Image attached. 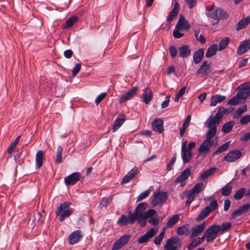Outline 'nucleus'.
<instances>
[{
    "label": "nucleus",
    "mask_w": 250,
    "mask_h": 250,
    "mask_svg": "<svg viewBox=\"0 0 250 250\" xmlns=\"http://www.w3.org/2000/svg\"><path fill=\"white\" fill-rule=\"evenodd\" d=\"M231 190L232 186L229 183L222 188L221 193L224 196H228L231 193Z\"/></svg>",
    "instance_id": "46"
},
{
    "label": "nucleus",
    "mask_w": 250,
    "mask_h": 250,
    "mask_svg": "<svg viewBox=\"0 0 250 250\" xmlns=\"http://www.w3.org/2000/svg\"><path fill=\"white\" fill-rule=\"evenodd\" d=\"M217 227L216 224L212 225L205 231L203 236L208 242L213 241L217 237L219 232Z\"/></svg>",
    "instance_id": "6"
},
{
    "label": "nucleus",
    "mask_w": 250,
    "mask_h": 250,
    "mask_svg": "<svg viewBox=\"0 0 250 250\" xmlns=\"http://www.w3.org/2000/svg\"><path fill=\"white\" fill-rule=\"evenodd\" d=\"M217 44H213L210 46L207 51L206 57L207 58H210L216 54L217 51Z\"/></svg>",
    "instance_id": "42"
},
{
    "label": "nucleus",
    "mask_w": 250,
    "mask_h": 250,
    "mask_svg": "<svg viewBox=\"0 0 250 250\" xmlns=\"http://www.w3.org/2000/svg\"><path fill=\"white\" fill-rule=\"evenodd\" d=\"M141 98L146 104H148L153 98V93L150 88L146 87L143 90V93Z\"/></svg>",
    "instance_id": "22"
},
{
    "label": "nucleus",
    "mask_w": 250,
    "mask_h": 250,
    "mask_svg": "<svg viewBox=\"0 0 250 250\" xmlns=\"http://www.w3.org/2000/svg\"><path fill=\"white\" fill-rule=\"evenodd\" d=\"M82 237V231L80 230H77L69 234L68 239L70 244L74 245L79 242Z\"/></svg>",
    "instance_id": "17"
},
{
    "label": "nucleus",
    "mask_w": 250,
    "mask_h": 250,
    "mask_svg": "<svg viewBox=\"0 0 250 250\" xmlns=\"http://www.w3.org/2000/svg\"><path fill=\"white\" fill-rule=\"evenodd\" d=\"M240 99L237 96V94L236 96H233L232 98L228 101L227 104L228 105H237L240 104Z\"/></svg>",
    "instance_id": "54"
},
{
    "label": "nucleus",
    "mask_w": 250,
    "mask_h": 250,
    "mask_svg": "<svg viewBox=\"0 0 250 250\" xmlns=\"http://www.w3.org/2000/svg\"><path fill=\"white\" fill-rule=\"evenodd\" d=\"M111 200V199L104 198L100 204V208H105Z\"/></svg>",
    "instance_id": "63"
},
{
    "label": "nucleus",
    "mask_w": 250,
    "mask_h": 250,
    "mask_svg": "<svg viewBox=\"0 0 250 250\" xmlns=\"http://www.w3.org/2000/svg\"><path fill=\"white\" fill-rule=\"evenodd\" d=\"M130 238V235H123L115 243H114L112 246V250H118L120 249L128 242Z\"/></svg>",
    "instance_id": "12"
},
{
    "label": "nucleus",
    "mask_w": 250,
    "mask_h": 250,
    "mask_svg": "<svg viewBox=\"0 0 250 250\" xmlns=\"http://www.w3.org/2000/svg\"><path fill=\"white\" fill-rule=\"evenodd\" d=\"M250 49V40H245L241 42L238 47L237 53L242 55Z\"/></svg>",
    "instance_id": "27"
},
{
    "label": "nucleus",
    "mask_w": 250,
    "mask_h": 250,
    "mask_svg": "<svg viewBox=\"0 0 250 250\" xmlns=\"http://www.w3.org/2000/svg\"><path fill=\"white\" fill-rule=\"evenodd\" d=\"M165 234V229H163L161 233L159 234L158 236L155 237L154 240V243L156 245H159L161 243L162 240L164 237V235Z\"/></svg>",
    "instance_id": "51"
},
{
    "label": "nucleus",
    "mask_w": 250,
    "mask_h": 250,
    "mask_svg": "<svg viewBox=\"0 0 250 250\" xmlns=\"http://www.w3.org/2000/svg\"><path fill=\"white\" fill-rule=\"evenodd\" d=\"M189 231L188 225L183 226L177 228V233L179 235L187 233Z\"/></svg>",
    "instance_id": "53"
},
{
    "label": "nucleus",
    "mask_w": 250,
    "mask_h": 250,
    "mask_svg": "<svg viewBox=\"0 0 250 250\" xmlns=\"http://www.w3.org/2000/svg\"><path fill=\"white\" fill-rule=\"evenodd\" d=\"M177 27L183 30H188L190 26L184 16L181 15L179 17L178 21L176 24Z\"/></svg>",
    "instance_id": "28"
},
{
    "label": "nucleus",
    "mask_w": 250,
    "mask_h": 250,
    "mask_svg": "<svg viewBox=\"0 0 250 250\" xmlns=\"http://www.w3.org/2000/svg\"><path fill=\"white\" fill-rule=\"evenodd\" d=\"M249 122H250V115L242 116L240 120V123L242 125H246Z\"/></svg>",
    "instance_id": "59"
},
{
    "label": "nucleus",
    "mask_w": 250,
    "mask_h": 250,
    "mask_svg": "<svg viewBox=\"0 0 250 250\" xmlns=\"http://www.w3.org/2000/svg\"><path fill=\"white\" fill-rule=\"evenodd\" d=\"M191 173L190 168H186L180 175L175 179V183H180L181 186L186 184V181L188 179Z\"/></svg>",
    "instance_id": "14"
},
{
    "label": "nucleus",
    "mask_w": 250,
    "mask_h": 250,
    "mask_svg": "<svg viewBox=\"0 0 250 250\" xmlns=\"http://www.w3.org/2000/svg\"><path fill=\"white\" fill-rule=\"evenodd\" d=\"M138 90V87L135 86L130 89L127 93L123 95L119 100V103L123 104V103L130 100L137 93Z\"/></svg>",
    "instance_id": "18"
},
{
    "label": "nucleus",
    "mask_w": 250,
    "mask_h": 250,
    "mask_svg": "<svg viewBox=\"0 0 250 250\" xmlns=\"http://www.w3.org/2000/svg\"><path fill=\"white\" fill-rule=\"evenodd\" d=\"M227 111V109L226 108L224 107H220L214 116H210L208 119L207 126L209 130L216 133V126L219 124L222 117Z\"/></svg>",
    "instance_id": "2"
},
{
    "label": "nucleus",
    "mask_w": 250,
    "mask_h": 250,
    "mask_svg": "<svg viewBox=\"0 0 250 250\" xmlns=\"http://www.w3.org/2000/svg\"><path fill=\"white\" fill-rule=\"evenodd\" d=\"M186 87L185 86L181 88L179 92L176 94V97L174 98L175 102H178L179 99L184 94Z\"/></svg>",
    "instance_id": "60"
},
{
    "label": "nucleus",
    "mask_w": 250,
    "mask_h": 250,
    "mask_svg": "<svg viewBox=\"0 0 250 250\" xmlns=\"http://www.w3.org/2000/svg\"><path fill=\"white\" fill-rule=\"evenodd\" d=\"M216 133L214 131L208 130L206 134V139L204 141L200 146L198 148V155H205L209 151L210 148L212 146H215L216 144H214L215 142L213 139Z\"/></svg>",
    "instance_id": "1"
},
{
    "label": "nucleus",
    "mask_w": 250,
    "mask_h": 250,
    "mask_svg": "<svg viewBox=\"0 0 250 250\" xmlns=\"http://www.w3.org/2000/svg\"><path fill=\"white\" fill-rule=\"evenodd\" d=\"M230 142H228L220 146L216 151H214L213 155H217L221 152L226 151L229 146Z\"/></svg>",
    "instance_id": "50"
},
{
    "label": "nucleus",
    "mask_w": 250,
    "mask_h": 250,
    "mask_svg": "<svg viewBox=\"0 0 250 250\" xmlns=\"http://www.w3.org/2000/svg\"><path fill=\"white\" fill-rule=\"evenodd\" d=\"M250 23V16L242 19L240 20L236 25V30L239 31L246 27Z\"/></svg>",
    "instance_id": "35"
},
{
    "label": "nucleus",
    "mask_w": 250,
    "mask_h": 250,
    "mask_svg": "<svg viewBox=\"0 0 250 250\" xmlns=\"http://www.w3.org/2000/svg\"><path fill=\"white\" fill-rule=\"evenodd\" d=\"M242 152L238 149H235L229 151L224 157V160L229 162H233L242 156Z\"/></svg>",
    "instance_id": "11"
},
{
    "label": "nucleus",
    "mask_w": 250,
    "mask_h": 250,
    "mask_svg": "<svg viewBox=\"0 0 250 250\" xmlns=\"http://www.w3.org/2000/svg\"><path fill=\"white\" fill-rule=\"evenodd\" d=\"M156 213V211L152 209H149L145 211L143 216L139 219V221L138 222L140 226L142 227H145L146 225V220L148 218H151L154 217Z\"/></svg>",
    "instance_id": "16"
},
{
    "label": "nucleus",
    "mask_w": 250,
    "mask_h": 250,
    "mask_svg": "<svg viewBox=\"0 0 250 250\" xmlns=\"http://www.w3.org/2000/svg\"><path fill=\"white\" fill-rule=\"evenodd\" d=\"M152 127L154 131L160 133L163 131V121L161 119H155L152 124Z\"/></svg>",
    "instance_id": "29"
},
{
    "label": "nucleus",
    "mask_w": 250,
    "mask_h": 250,
    "mask_svg": "<svg viewBox=\"0 0 250 250\" xmlns=\"http://www.w3.org/2000/svg\"><path fill=\"white\" fill-rule=\"evenodd\" d=\"M176 154H174L172 158H171L170 163H169L167 165V170L168 171H170L172 169L173 167L174 164L176 161Z\"/></svg>",
    "instance_id": "61"
},
{
    "label": "nucleus",
    "mask_w": 250,
    "mask_h": 250,
    "mask_svg": "<svg viewBox=\"0 0 250 250\" xmlns=\"http://www.w3.org/2000/svg\"><path fill=\"white\" fill-rule=\"evenodd\" d=\"M156 232V231L154 228H151L145 234L139 237L138 239V243L143 244L146 243L150 238L154 236Z\"/></svg>",
    "instance_id": "21"
},
{
    "label": "nucleus",
    "mask_w": 250,
    "mask_h": 250,
    "mask_svg": "<svg viewBox=\"0 0 250 250\" xmlns=\"http://www.w3.org/2000/svg\"><path fill=\"white\" fill-rule=\"evenodd\" d=\"M70 205V202H64L61 204L56 208L55 213L57 216H60L59 220L61 222L63 221L72 213V209L68 208Z\"/></svg>",
    "instance_id": "5"
},
{
    "label": "nucleus",
    "mask_w": 250,
    "mask_h": 250,
    "mask_svg": "<svg viewBox=\"0 0 250 250\" xmlns=\"http://www.w3.org/2000/svg\"><path fill=\"white\" fill-rule=\"evenodd\" d=\"M44 156V152L42 150H39L37 153L36 155V166L38 168H40L42 165Z\"/></svg>",
    "instance_id": "34"
},
{
    "label": "nucleus",
    "mask_w": 250,
    "mask_h": 250,
    "mask_svg": "<svg viewBox=\"0 0 250 250\" xmlns=\"http://www.w3.org/2000/svg\"><path fill=\"white\" fill-rule=\"evenodd\" d=\"M180 219V215L179 214H175L172 216L168 220L167 223V228H171Z\"/></svg>",
    "instance_id": "43"
},
{
    "label": "nucleus",
    "mask_w": 250,
    "mask_h": 250,
    "mask_svg": "<svg viewBox=\"0 0 250 250\" xmlns=\"http://www.w3.org/2000/svg\"><path fill=\"white\" fill-rule=\"evenodd\" d=\"M246 192V189L244 188H240L234 194V198L236 200L241 199Z\"/></svg>",
    "instance_id": "52"
},
{
    "label": "nucleus",
    "mask_w": 250,
    "mask_h": 250,
    "mask_svg": "<svg viewBox=\"0 0 250 250\" xmlns=\"http://www.w3.org/2000/svg\"><path fill=\"white\" fill-rule=\"evenodd\" d=\"M126 121V117L125 114L120 115L114 121L112 131L115 132Z\"/></svg>",
    "instance_id": "24"
},
{
    "label": "nucleus",
    "mask_w": 250,
    "mask_h": 250,
    "mask_svg": "<svg viewBox=\"0 0 250 250\" xmlns=\"http://www.w3.org/2000/svg\"><path fill=\"white\" fill-rule=\"evenodd\" d=\"M204 240V238L202 236L201 237L195 239L194 241H192L188 246V250H192L197 246L201 244Z\"/></svg>",
    "instance_id": "41"
},
{
    "label": "nucleus",
    "mask_w": 250,
    "mask_h": 250,
    "mask_svg": "<svg viewBox=\"0 0 250 250\" xmlns=\"http://www.w3.org/2000/svg\"><path fill=\"white\" fill-rule=\"evenodd\" d=\"M218 208V203L216 200L211 201L209 205L202 210L197 217V220L199 221L207 217L212 211Z\"/></svg>",
    "instance_id": "7"
},
{
    "label": "nucleus",
    "mask_w": 250,
    "mask_h": 250,
    "mask_svg": "<svg viewBox=\"0 0 250 250\" xmlns=\"http://www.w3.org/2000/svg\"><path fill=\"white\" fill-rule=\"evenodd\" d=\"M81 68V65L80 63H77L72 70V75L75 76L76 74L80 71Z\"/></svg>",
    "instance_id": "62"
},
{
    "label": "nucleus",
    "mask_w": 250,
    "mask_h": 250,
    "mask_svg": "<svg viewBox=\"0 0 250 250\" xmlns=\"http://www.w3.org/2000/svg\"><path fill=\"white\" fill-rule=\"evenodd\" d=\"M135 220H136L135 216H133L132 214H130L128 217L125 215H123L119 218L117 224L120 226H124L128 224H133Z\"/></svg>",
    "instance_id": "15"
},
{
    "label": "nucleus",
    "mask_w": 250,
    "mask_h": 250,
    "mask_svg": "<svg viewBox=\"0 0 250 250\" xmlns=\"http://www.w3.org/2000/svg\"><path fill=\"white\" fill-rule=\"evenodd\" d=\"M208 17L213 19L217 21V22L222 19L227 18V13L222 9L215 7L214 5L208 6L207 7Z\"/></svg>",
    "instance_id": "4"
},
{
    "label": "nucleus",
    "mask_w": 250,
    "mask_h": 250,
    "mask_svg": "<svg viewBox=\"0 0 250 250\" xmlns=\"http://www.w3.org/2000/svg\"><path fill=\"white\" fill-rule=\"evenodd\" d=\"M62 148L61 146H59L57 147L56 158L55 159V163L56 164L61 163L62 161Z\"/></svg>",
    "instance_id": "48"
},
{
    "label": "nucleus",
    "mask_w": 250,
    "mask_h": 250,
    "mask_svg": "<svg viewBox=\"0 0 250 250\" xmlns=\"http://www.w3.org/2000/svg\"><path fill=\"white\" fill-rule=\"evenodd\" d=\"M178 240L177 237H173L168 239L164 246V250H177V247L175 244Z\"/></svg>",
    "instance_id": "23"
},
{
    "label": "nucleus",
    "mask_w": 250,
    "mask_h": 250,
    "mask_svg": "<svg viewBox=\"0 0 250 250\" xmlns=\"http://www.w3.org/2000/svg\"><path fill=\"white\" fill-rule=\"evenodd\" d=\"M227 111V109L226 108L224 107H220L214 116H210L208 119L207 126L209 130L216 133V126L219 124L222 117Z\"/></svg>",
    "instance_id": "3"
},
{
    "label": "nucleus",
    "mask_w": 250,
    "mask_h": 250,
    "mask_svg": "<svg viewBox=\"0 0 250 250\" xmlns=\"http://www.w3.org/2000/svg\"><path fill=\"white\" fill-rule=\"evenodd\" d=\"M138 169L134 167L123 178L122 184H126L129 182L138 173Z\"/></svg>",
    "instance_id": "25"
},
{
    "label": "nucleus",
    "mask_w": 250,
    "mask_h": 250,
    "mask_svg": "<svg viewBox=\"0 0 250 250\" xmlns=\"http://www.w3.org/2000/svg\"><path fill=\"white\" fill-rule=\"evenodd\" d=\"M78 20V18L75 16L70 17L62 25V28L65 29L71 27Z\"/></svg>",
    "instance_id": "38"
},
{
    "label": "nucleus",
    "mask_w": 250,
    "mask_h": 250,
    "mask_svg": "<svg viewBox=\"0 0 250 250\" xmlns=\"http://www.w3.org/2000/svg\"><path fill=\"white\" fill-rule=\"evenodd\" d=\"M204 56V50L200 49L194 52L193 55V59L195 63H199L202 60Z\"/></svg>",
    "instance_id": "36"
},
{
    "label": "nucleus",
    "mask_w": 250,
    "mask_h": 250,
    "mask_svg": "<svg viewBox=\"0 0 250 250\" xmlns=\"http://www.w3.org/2000/svg\"><path fill=\"white\" fill-rule=\"evenodd\" d=\"M148 208V204L143 202L139 204L136 207L134 213L132 214L135 216V219L139 221V219L143 216L146 209Z\"/></svg>",
    "instance_id": "13"
},
{
    "label": "nucleus",
    "mask_w": 250,
    "mask_h": 250,
    "mask_svg": "<svg viewBox=\"0 0 250 250\" xmlns=\"http://www.w3.org/2000/svg\"><path fill=\"white\" fill-rule=\"evenodd\" d=\"M250 208V205L249 204L241 206L238 209L232 212V215L234 217L240 216L246 212Z\"/></svg>",
    "instance_id": "30"
},
{
    "label": "nucleus",
    "mask_w": 250,
    "mask_h": 250,
    "mask_svg": "<svg viewBox=\"0 0 250 250\" xmlns=\"http://www.w3.org/2000/svg\"><path fill=\"white\" fill-rule=\"evenodd\" d=\"M186 197L188 198V200L186 202L187 206H189L191 203L194 200L195 194L191 192L190 190L187 191L185 192Z\"/></svg>",
    "instance_id": "49"
},
{
    "label": "nucleus",
    "mask_w": 250,
    "mask_h": 250,
    "mask_svg": "<svg viewBox=\"0 0 250 250\" xmlns=\"http://www.w3.org/2000/svg\"><path fill=\"white\" fill-rule=\"evenodd\" d=\"M169 50L170 55L172 57L174 58L177 55V50L175 46H170Z\"/></svg>",
    "instance_id": "64"
},
{
    "label": "nucleus",
    "mask_w": 250,
    "mask_h": 250,
    "mask_svg": "<svg viewBox=\"0 0 250 250\" xmlns=\"http://www.w3.org/2000/svg\"><path fill=\"white\" fill-rule=\"evenodd\" d=\"M226 98L225 96H222L219 94H216L211 97L210 99V106H214L219 103H221Z\"/></svg>",
    "instance_id": "32"
},
{
    "label": "nucleus",
    "mask_w": 250,
    "mask_h": 250,
    "mask_svg": "<svg viewBox=\"0 0 250 250\" xmlns=\"http://www.w3.org/2000/svg\"><path fill=\"white\" fill-rule=\"evenodd\" d=\"M211 72V67L207 61L203 62L202 64L200 65L199 69L196 72V74L199 75L201 74L202 77H205L207 78Z\"/></svg>",
    "instance_id": "10"
},
{
    "label": "nucleus",
    "mask_w": 250,
    "mask_h": 250,
    "mask_svg": "<svg viewBox=\"0 0 250 250\" xmlns=\"http://www.w3.org/2000/svg\"><path fill=\"white\" fill-rule=\"evenodd\" d=\"M185 143H182L181 146V156L184 163H188L192 158V152L186 149Z\"/></svg>",
    "instance_id": "20"
},
{
    "label": "nucleus",
    "mask_w": 250,
    "mask_h": 250,
    "mask_svg": "<svg viewBox=\"0 0 250 250\" xmlns=\"http://www.w3.org/2000/svg\"><path fill=\"white\" fill-rule=\"evenodd\" d=\"M229 42V37H225L223 39H222L219 43L218 46L219 48L218 50L219 51H221L224 50L228 45Z\"/></svg>",
    "instance_id": "47"
},
{
    "label": "nucleus",
    "mask_w": 250,
    "mask_h": 250,
    "mask_svg": "<svg viewBox=\"0 0 250 250\" xmlns=\"http://www.w3.org/2000/svg\"><path fill=\"white\" fill-rule=\"evenodd\" d=\"M179 12V4L177 1H175L173 8L170 12L167 18V20L170 22L177 16Z\"/></svg>",
    "instance_id": "31"
},
{
    "label": "nucleus",
    "mask_w": 250,
    "mask_h": 250,
    "mask_svg": "<svg viewBox=\"0 0 250 250\" xmlns=\"http://www.w3.org/2000/svg\"><path fill=\"white\" fill-rule=\"evenodd\" d=\"M191 120V115H188L186 118L182 127L180 129V135L183 137L185 133L186 129L188 127Z\"/></svg>",
    "instance_id": "40"
},
{
    "label": "nucleus",
    "mask_w": 250,
    "mask_h": 250,
    "mask_svg": "<svg viewBox=\"0 0 250 250\" xmlns=\"http://www.w3.org/2000/svg\"><path fill=\"white\" fill-rule=\"evenodd\" d=\"M235 124L234 121H230L225 124L222 127V131L224 133H228L230 132Z\"/></svg>",
    "instance_id": "39"
},
{
    "label": "nucleus",
    "mask_w": 250,
    "mask_h": 250,
    "mask_svg": "<svg viewBox=\"0 0 250 250\" xmlns=\"http://www.w3.org/2000/svg\"><path fill=\"white\" fill-rule=\"evenodd\" d=\"M247 111V106L246 105H244L242 107L238 108L236 112V116H240L242 113Z\"/></svg>",
    "instance_id": "58"
},
{
    "label": "nucleus",
    "mask_w": 250,
    "mask_h": 250,
    "mask_svg": "<svg viewBox=\"0 0 250 250\" xmlns=\"http://www.w3.org/2000/svg\"><path fill=\"white\" fill-rule=\"evenodd\" d=\"M179 55L182 58H187L190 54L191 50L188 45L181 46L179 49Z\"/></svg>",
    "instance_id": "33"
},
{
    "label": "nucleus",
    "mask_w": 250,
    "mask_h": 250,
    "mask_svg": "<svg viewBox=\"0 0 250 250\" xmlns=\"http://www.w3.org/2000/svg\"><path fill=\"white\" fill-rule=\"evenodd\" d=\"M205 185L203 183H198L194 185L191 190L190 191L193 194L199 193L204 188Z\"/></svg>",
    "instance_id": "45"
},
{
    "label": "nucleus",
    "mask_w": 250,
    "mask_h": 250,
    "mask_svg": "<svg viewBox=\"0 0 250 250\" xmlns=\"http://www.w3.org/2000/svg\"><path fill=\"white\" fill-rule=\"evenodd\" d=\"M180 28L176 26L174 31H173V36L177 39H179L183 36L184 34L180 32V30H181Z\"/></svg>",
    "instance_id": "55"
},
{
    "label": "nucleus",
    "mask_w": 250,
    "mask_h": 250,
    "mask_svg": "<svg viewBox=\"0 0 250 250\" xmlns=\"http://www.w3.org/2000/svg\"><path fill=\"white\" fill-rule=\"evenodd\" d=\"M206 228L205 222L194 226L191 229V237H196L200 234Z\"/></svg>",
    "instance_id": "26"
},
{
    "label": "nucleus",
    "mask_w": 250,
    "mask_h": 250,
    "mask_svg": "<svg viewBox=\"0 0 250 250\" xmlns=\"http://www.w3.org/2000/svg\"><path fill=\"white\" fill-rule=\"evenodd\" d=\"M237 96L241 100H245L250 96V82H246L239 86Z\"/></svg>",
    "instance_id": "8"
},
{
    "label": "nucleus",
    "mask_w": 250,
    "mask_h": 250,
    "mask_svg": "<svg viewBox=\"0 0 250 250\" xmlns=\"http://www.w3.org/2000/svg\"><path fill=\"white\" fill-rule=\"evenodd\" d=\"M81 173L74 172L64 178V183L66 186L73 185L76 184L80 179Z\"/></svg>",
    "instance_id": "19"
},
{
    "label": "nucleus",
    "mask_w": 250,
    "mask_h": 250,
    "mask_svg": "<svg viewBox=\"0 0 250 250\" xmlns=\"http://www.w3.org/2000/svg\"><path fill=\"white\" fill-rule=\"evenodd\" d=\"M150 192V190H146L139 194L137 201H141L148 196Z\"/></svg>",
    "instance_id": "56"
},
{
    "label": "nucleus",
    "mask_w": 250,
    "mask_h": 250,
    "mask_svg": "<svg viewBox=\"0 0 250 250\" xmlns=\"http://www.w3.org/2000/svg\"><path fill=\"white\" fill-rule=\"evenodd\" d=\"M153 196L154 198L152 204L153 206L165 202L168 198V195L166 192H155L153 193Z\"/></svg>",
    "instance_id": "9"
},
{
    "label": "nucleus",
    "mask_w": 250,
    "mask_h": 250,
    "mask_svg": "<svg viewBox=\"0 0 250 250\" xmlns=\"http://www.w3.org/2000/svg\"><path fill=\"white\" fill-rule=\"evenodd\" d=\"M217 227L219 232H221L222 233H223L227 231L231 228V224L229 222H226L222 224L221 225H217Z\"/></svg>",
    "instance_id": "44"
},
{
    "label": "nucleus",
    "mask_w": 250,
    "mask_h": 250,
    "mask_svg": "<svg viewBox=\"0 0 250 250\" xmlns=\"http://www.w3.org/2000/svg\"><path fill=\"white\" fill-rule=\"evenodd\" d=\"M107 95V93L103 92L99 95L95 100V104L96 105H98Z\"/></svg>",
    "instance_id": "57"
},
{
    "label": "nucleus",
    "mask_w": 250,
    "mask_h": 250,
    "mask_svg": "<svg viewBox=\"0 0 250 250\" xmlns=\"http://www.w3.org/2000/svg\"><path fill=\"white\" fill-rule=\"evenodd\" d=\"M216 169V168L215 167H212L205 170L204 172L200 174L198 178V180L202 181L207 179L215 171Z\"/></svg>",
    "instance_id": "37"
}]
</instances>
